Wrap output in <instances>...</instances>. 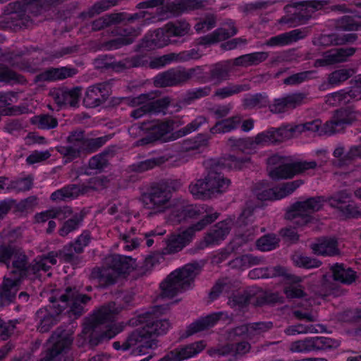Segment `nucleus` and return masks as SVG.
Segmentation results:
<instances>
[{"label":"nucleus","instance_id":"nucleus-9","mask_svg":"<svg viewBox=\"0 0 361 361\" xmlns=\"http://www.w3.org/2000/svg\"><path fill=\"white\" fill-rule=\"evenodd\" d=\"M325 161L326 160L291 161L287 157L274 155L269 159V164H278V166L270 168L269 175L274 180L292 178L307 170L322 166Z\"/></svg>","mask_w":361,"mask_h":361},{"label":"nucleus","instance_id":"nucleus-15","mask_svg":"<svg viewBox=\"0 0 361 361\" xmlns=\"http://www.w3.org/2000/svg\"><path fill=\"white\" fill-rule=\"evenodd\" d=\"M73 341L71 335L64 330L57 329L49 342L52 345L39 361H66L64 353Z\"/></svg>","mask_w":361,"mask_h":361},{"label":"nucleus","instance_id":"nucleus-12","mask_svg":"<svg viewBox=\"0 0 361 361\" xmlns=\"http://www.w3.org/2000/svg\"><path fill=\"white\" fill-rule=\"evenodd\" d=\"M170 103L169 97L155 99L153 93L142 94L129 100V104L135 107L130 112V116L135 119L142 118L146 114L164 113Z\"/></svg>","mask_w":361,"mask_h":361},{"label":"nucleus","instance_id":"nucleus-5","mask_svg":"<svg viewBox=\"0 0 361 361\" xmlns=\"http://www.w3.org/2000/svg\"><path fill=\"white\" fill-rule=\"evenodd\" d=\"M159 307H157L156 310L139 317V322L142 326L128 336L124 348L133 347L135 355H145L149 350L157 348V336L166 334L170 328L169 322L159 317Z\"/></svg>","mask_w":361,"mask_h":361},{"label":"nucleus","instance_id":"nucleus-52","mask_svg":"<svg viewBox=\"0 0 361 361\" xmlns=\"http://www.w3.org/2000/svg\"><path fill=\"white\" fill-rule=\"evenodd\" d=\"M32 124L39 129L49 130L54 128L58 125L56 118L48 114H40L35 116L30 119Z\"/></svg>","mask_w":361,"mask_h":361},{"label":"nucleus","instance_id":"nucleus-54","mask_svg":"<svg viewBox=\"0 0 361 361\" xmlns=\"http://www.w3.org/2000/svg\"><path fill=\"white\" fill-rule=\"evenodd\" d=\"M80 192V188L75 185L64 187L54 192L51 195L52 200H66L78 197Z\"/></svg>","mask_w":361,"mask_h":361},{"label":"nucleus","instance_id":"nucleus-14","mask_svg":"<svg viewBox=\"0 0 361 361\" xmlns=\"http://www.w3.org/2000/svg\"><path fill=\"white\" fill-rule=\"evenodd\" d=\"M277 136L276 128H270L258 133L254 137L246 139L230 137L228 142L229 145L235 147L245 153H250L258 147H266L278 143Z\"/></svg>","mask_w":361,"mask_h":361},{"label":"nucleus","instance_id":"nucleus-8","mask_svg":"<svg viewBox=\"0 0 361 361\" xmlns=\"http://www.w3.org/2000/svg\"><path fill=\"white\" fill-rule=\"evenodd\" d=\"M63 0H25L23 3L18 1L13 2L8 4V13L3 17V21L6 24L2 25L1 27L5 28L11 26L28 25V20L25 16V12H34L37 8L36 15L41 13L43 10L47 9L49 6H55Z\"/></svg>","mask_w":361,"mask_h":361},{"label":"nucleus","instance_id":"nucleus-47","mask_svg":"<svg viewBox=\"0 0 361 361\" xmlns=\"http://www.w3.org/2000/svg\"><path fill=\"white\" fill-rule=\"evenodd\" d=\"M148 63V59L144 55H137L131 58H126L122 61L115 63L114 68L116 71L130 68L133 67H140L146 66Z\"/></svg>","mask_w":361,"mask_h":361},{"label":"nucleus","instance_id":"nucleus-42","mask_svg":"<svg viewBox=\"0 0 361 361\" xmlns=\"http://www.w3.org/2000/svg\"><path fill=\"white\" fill-rule=\"evenodd\" d=\"M241 122L239 116H234L226 119L218 121L210 128L212 134L226 133L237 129Z\"/></svg>","mask_w":361,"mask_h":361},{"label":"nucleus","instance_id":"nucleus-43","mask_svg":"<svg viewBox=\"0 0 361 361\" xmlns=\"http://www.w3.org/2000/svg\"><path fill=\"white\" fill-rule=\"evenodd\" d=\"M334 279L343 283L350 284L355 281L357 276L350 268H345L343 264H336L331 267Z\"/></svg>","mask_w":361,"mask_h":361},{"label":"nucleus","instance_id":"nucleus-18","mask_svg":"<svg viewBox=\"0 0 361 361\" xmlns=\"http://www.w3.org/2000/svg\"><path fill=\"white\" fill-rule=\"evenodd\" d=\"M356 51L354 47H345L330 49L324 53L322 59L314 61L315 67L326 66L343 63L353 56Z\"/></svg>","mask_w":361,"mask_h":361},{"label":"nucleus","instance_id":"nucleus-21","mask_svg":"<svg viewBox=\"0 0 361 361\" xmlns=\"http://www.w3.org/2000/svg\"><path fill=\"white\" fill-rule=\"evenodd\" d=\"M203 341L181 346L169 352L158 361H183L195 356L205 348Z\"/></svg>","mask_w":361,"mask_h":361},{"label":"nucleus","instance_id":"nucleus-31","mask_svg":"<svg viewBox=\"0 0 361 361\" xmlns=\"http://www.w3.org/2000/svg\"><path fill=\"white\" fill-rule=\"evenodd\" d=\"M169 36L166 32V27L157 29L147 33L142 39L140 47L143 50H151L163 47L169 44Z\"/></svg>","mask_w":361,"mask_h":361},{"label":"nucleus","instance_id":"nucleus-19","mask_svg":"<svg viewBox=\"0 0 361 361\" xmlns=\"http://www.w3.org/2000/svg\"><path fill=\"white\" fill-rule=\"evenodd\" d=\"M111 92L109 82H104L89 87L85 92L84 103L87 107H96L104 102Z\"/></svg>","mask_w":361,"mask_h":361},{"label":"nucleus","instance_id":"nucleus-48","mask_svg":"<svg viewBox=\"0 0 361 361\" xmlns=\"http://www.w3.org/2000/svg\"><path fill=\"white\" fill-rule=\"evenodd\" d=\"M80 132L81 133L80 145L82 146L83 153H92L96 151L109 140V136L87 139L85 137L84 133L82 131L80 130Z\"/></svg>","mask_w":361,"mask_h":361},{"label":"nucleus","instance_id":"nucleus-30","mask_svg":"<svg viewBox=\"0 0 361 361\" xmlns=\"http://www.w3.org/2000/svg\"><path fill=\"white\" fill-rule=\"evenodd\" d=\"M20 280L8 275L4 278L0 286V306L8 305L13 301L19 290Z\"/></svg>","mask_w":361,"mask_h":361},{"label":"nucleus","instance_id":"nucleus-38","mask_svg":"<svg viewBox=\"0 0 361 361\" xmlns=\"http://www.w3.org/2000/svg\"><path fill=\"white\" fill-rule=\"evenodd\" d=\"M71 214V209L68 207H55L36 214L35 220L37 223H44L51 219L63 220L69 216Z\"/></svg>","mask_w":361,"mask_h":361},{"label":"nucleus","instance_id":"nucleus-62","mask_svg":"<svg viewBox=\"0 0 361 361\" xmlns=\"http://www.w3.org/2000/svg\"><path fill=\"white\" fill-rule=\"evenodd\" d=\"M292 259L295 266L305 269L317 268L321 265V262L317 259L300 254L294 255L292 257Z\"/></svg>","mask_w":361,"mask_h":361},{"label":"nucleus","instance_id":"nucleus-45","mask_svg":"<svg viewBox=\"0 0 361 361\" xmlns=\"http://www.w3.org/2000/svg\"><path fill=\"white\" fill-rule=\"evenodd\" d=\"M286 274V269L281 266H276L269 268H257L249 272L250 279L259 278H273Z\"/></svg>","mask_w":361,"mask_h":361},{"label":"nucleus","instance_id":"nucleus-49","mask_svg":"<svg viewBox=\"0 0 361 361\" xmlns=\"http://www.w3.org/2000/svg\"><path fill=\"white\" fill-rule=\"evenodd\" d=\"M355 73L353 68H341L331 73L327 78L328 83L332 87L341 85Z\"/></svg>","mask_w":361,"mask_h":361},{"label":"nucleus","instance_id":"nucleus-59","mask_svg":"<svg viewBox=\"0 0 361 361\" xmlns=\"http://www.w3.org/2000/svg\"><path fill=\"white\" fill-rule=\"evenodd\" d=\"M249 161L250 158L248 157H239L233 155H228L226 157L223 158L219 161V164L229 169H240L246 163L249 162Z\"/></svg>","mask_w":361,"mask_h":361},{"label":"nucleus","instance_id":"nucleus-33","mask_svg":"<svg viewBox=\"0 0 361 361\" xmlns=\"http://www.w3.org/2000/svg\"><path fill=\"white\" fill-rule=\"evenodd\" d=\"M140 28L135 29L132 27L116 30L115 35H118V37L108 42V49H117L123 46L133 43L135 38L140 34Z\"/></svg>","mask_w":361,"mask_h":361},{"label":"nucleus","instance_id":"nucleus-28","mask_svg":"<svg viewBox=\"0 0 361 361\" xmlns=\"http://www.w3.org/2000/svg\"><path fill=\"white\" fill-rule=\"evenodd\" d=\"M307 35L305 30L295 29L269 38L264 44L272 47L287 46L304 39Z\"/></svg>","mask_w":361,"mask_h":361},{"label":"nucleus","instance_id":"nucleus-22","mask_svg":"<svg viewBox=\"0 0 361 361\" xmlns=\"http://www.w3.org/2000/svg\"><path fill=\"white\" fill-rule=\"evenodd\" d=\"M80 140L81 133L74 131L67 137L66 145H60L56 147L58 152L66 159V162L71 161L83 154Z\"/></svg>","mask_w":361,"mask_h":361},{"label":"nucleus","instance_id":"nucleus-7","mask_svg":"<svg viewBox=\"0 0 361 361\" xmlns=\"http://www.w3.org/2000/svg\"><path fill=\"white\" fill-rule=\"evenodd\" d=\"M200 271L201 267L196 262L187 264L172 271L160 284L162 296L173 298L178 293L189 289Z\"/></svg>","mask_w":361,"mask_h":361},{"label":"nucleus","instance_id":"nucleus-60","mask_svg":"<svg viewBox=\"0 0 361 361\" xmlns=\"http://www.w3.org/2000/svg\"><path fill=\"white\" fill-rule=\"evenodd\" d=\"M267 103V97L262 94H248L243 99V104L245 109L261 108Z\"/></svg>","mask_w":361,"mask_h":361},{"label":"nucleus","instance_id":"nucleus-51","mask_svg":"<svg viewBox=\"0 0 361 361\" xmlns=\"http://www.w3.org/2000/svg\"><path fill=\"white\" fill-rule=\"evenodd\" d=\"M204 0H176L172 6L176 8L177 14H179L199 9L204 6Z\"/></svg>","mask_w":361,"mask_h":361},{"label":"nucleus","instance_id":"nucleus-4","mask_svg":"<svg viewBox=\"0 0 361 361\" xmlns=\"http://www.w3.org/2000/svg\"><path fill=\"white\" fill-rule=\"evenodd\" d=\"M122 308L115 302H110L95 311L84 324L82 331L84 339L92 345H96L101 341L109 340L121 333L125 324L113 323V321Z\"/></svg>","mask_w":361,"mask_h":361},{"label":"nucleus","instance_id":"nucleus-41","mask_svg":"<svg viewBox=\"0 0 361 361\" xmlns=\"http://www.w3.org/2000/svg\"><path fill=\"white\" fill-rule=\"evenodd\" d=\"M166 32L171 37H183L190 33L191 25L183 19L169 22L166 25Z\"/></svg>","mask_w":361,"mask_h":361},{"label":"nucleus","instance_id":"nucleus-20","mask_svg":"<svg viewBox=\"0 0 361 361\" xmlns=\"http://www.w3.org/2000/svg\"><path fill=\"white\" fill-rule=\"evenodd\" d=\"M188 80L187 69L178 67L158 74L154 78V85L160 87H169L185 82Z\"/></svg>","mask_w":361,"mask_h":361},{"label":"nucleus","instance_id":"nucleus-50","mask_svg":"<svg viewBox=\"0 0 361 361\" xmlns=\"http://www.w3.org/2000/svg\"><path fill=\"white\" fill-rule=\"evenodd\" d=\"M336 27L343 30H357L361 28V16H345L336 21Z\"/></svg>","mask_w":361,"mask_h":361},{"label":"nucleus","instance_id":"nucleus-27","mask_svg":"<svg viewBox=\"0 0 361 361\" xmlns=\"http://www.w3.org/2000/svg\"><path fill=\"white\" fill-rule=\"evenodd\" d=\"M51 95L59 106L68 105L75 107L79 102L81 96V88L76 87L72 89H55L51 91Z\"/></svg>","mask_w":361,"mask_h":361},{"label":"nucleus","instance_id":"nucleus-36","mask_svg":"<svg viewBox=\"0 0 361 361\" xmlns=\"http://www.w3.org/2000/svg\"><path fill=\"white\" fill-rule=\"evenodd\" d=\"M312 252L317 255L333 256L338 253V242L334 238H323L312 243Z\"/></svg>","mask_w":361,"mask_h":361},{"label":"nucleus","instance_id":"nucleus-3","mask_svg":"<svg viewBox=\"0 0 361 361\" xmlns=\"http://www.w3.org/2000/svg\"><path fill=\"white\" fill-rule=\"evenodd\" d=\"M327 201L329 205L338 209L345 216H354L357 213L350 194L346 190L339 191L327 200L322 197H314L300 201L292 205L286 213V218L293 221V224L303 226L312 219V214L320 210L324 203Z\"/></svg>","mask_w":361,"mask_h":361},{"label":"nucleus","instance_id":"nucleus-35","mask_svg":"<svg viewBox=\"0 0 361 361\" xmlns=\"http://www.w3.org/2000/svg\"><path fill=\"white\" fill-rule=\"evenodd\" d=\"M224 317H227V314L223 312H215L202 317L192 323L188 328V335L207 329L214 326L216 322Z\"/></svg>","mask_w":361,"mask_h":361},{"label":"nucleus","instance_id":"nucleus-34","mask_svg":"<svg viewBox=\"0 0 361 361\" xmlns=\"http://www.w3.org/2000/svg\"><path fill=\"white\" fill-rule=\"evenodd\" d=\"M144 128L149 130V135L154 140H162L166 142L175 139L169 135L173 130V123L171 121H153L149 127H144Z\"/></svg>","mask_w":361,"mask_h":361},{"label":"nucleus","instance_id":"nucleus-37","mask_svg":"<svg viewBox=\"0 0 361 361\" xmlns=\"http://www.w3.org/2000/svg\"><path fill=\"white\" fill-rule=\"evenodd\" d=\"M228 28L221 27L216 29L212 33L201 38V44H210L217 42L225 40L237 33V30L234 25V23L231 20H228L226 23Z\"/></svg>","mask_w":361,"mask_h":361},{"label":"nucleus","instance_id":"nucleus-1","mask_svg":"<svg viewBox=\"0 0 361 361\" xmlns=\"http://www.w3.org/2000/svg\"><path fill=\"white\" fill-rule=\"evenodd\" d=\"M218 217L219 214L207 204L181 207L173 211L168 218L172 224L180 223L188 218L200 220L183 231L171 234L166 240L164 253L169 255L180 252L190 243L196 232L203 230Z\"/></svg>","mask_w":361,"mask_h":361},{"label":"nucleus","instance_id":"nucleus-13","mask_svg":"<svg viewBox=\"0 0 361 361\" xmlns=\"http://www.w3.org/2000/svg\"><path fill=\"white\" fill-rule=\"evenodd\" d=\"M164 188L157 183L142 195L141 200L144 207L150 210L152 214H162L171 207V193L165 191Z\"/></svg>","mask_w":361,"mask_h":361},{"label":"nucleus","instance_id":"nucleus-24","mask_svg":"<svg viewBox=\"0 0 361 361\" xmlns=\"http://www.w3.org/2000/svg\"><path fill=\"white\" fill-rule=\"evenodd\" d=\"M146 12L142 11L140 13L128 14V13H114L102 16L95 20L92 24V29L93 30H99L105 27L109 26L112 24L118 23L123 21H134L140 18H145Z\"/></svg>","mask_w":361,"mask_h":361},{"label":"nucleus","instance_id":"nucleus-53","mask_svg":"<svg viewBox=\"0 0 361 361\" xmlns=\"http://www.w3.org/2000/svg\"><path fill=\"white\" fill-rule=\"evenodd\" d=\"M279 244V238L275 234L265 235L256 241L257 248L262 252L276 249Z\"/></svg>","mask_w":361,"mask_h":361},{"label":"nucleus","instance_id":"nucleus-25","mask_svg":"<svg viewBox=\"0 0 361 361\" xmlns=\"http://www.w3.org/2000/svg\"><path fill=\"white\" fill-rule=\"evenodd\" d=\"M173 2L169 0H147L140 2L138 4L139 8L157 7L156 13L158 14L157 18L153 17L152 22L156 20H163L170 18L173 15H178L176 8H173Z\"/></svg>","mask_w":361,"mask_h":361},{"label":"nucleus","instance_id":"nucleus-10","mask_svg":"<svg viewBox=\"0 0 361 361\" xmlns=\"http://www.w3.org/2000/svg\"><path fill=\"white\" fill-rule=\"evenodd\" d=\"M135 265V260L126 256L113 255L106 259V266L94 269L92 275L97 277L102 286L114 284L118 278L131 271Z\"/></svg>","mask_w":361,"mask_h":361},{"label":"nucleus","instance_id":"nucleus-64","mask_svg":"<svg viewBox=\"0 0 361 361\" xmlns=\"http://www.w3.org/2000/svg\"><path fill=\"white\" fill-rule=\"evenodd\" d=\"M82 218L80 215H74L72 218L64 222L63 226L59 230L61 236H66L72 231L77 230L81 224Z\"/></svg>","mask_w":361,"mask_h":361},{"label":"nucleus","instance_id":"nucleus-17","mask_svg":"<svg viewBox=\"0 0 361 361\" xmlns=\"http://www.w3.org/2000/svg\"><path fill=\"white\" fill-rule=\"evenodd\" d=\"M303 183L301 180H296L283 183L272 188L258 191L256 193L258 200H278L292 194Z\"/></svg>","mask_w":361,"mask_h":361},{"label":"nucleus","instance_id":"nucleus-32","mask_svg":"<svg viewBox=\"0 0 361 361\" xmlns=\"http://www.w3.org/2000/svg\"><path fill=\"white\" fill-rule=\"evenodd\" d=\"M231 227V221L226 220L216 224L204 237L207 246L219 245L229 233Z\"/></svg>","mask_w":361,"mask_h":361},{"label":"nucleus","instance_id":"nucleus-56","mask_svg":"<svg viewBox=\"0 0 361 361\" xmlns=\"http://www.w3.org/2000/svg\"><path fill=\"white\" fill-rule=\"evenodd\" d=\"M259 207V204L252 202H247L245 209L238 218L239 225L245 226L252 223L255 219V213Z\"/></svg>","mask_w":361,"mask_h":361},{"label":"nucleus","instance_id":"nucleus-2","mask_svg":"<svg viewBox=\"0 0 361 361\" xmlns=\"http://www.w3.org/2000/svg\"><path fill=\"white\" fill-rule=\"evenodd\" d=\"M90 299L71 288H67L58 298L56 295L50 297L51 305L36 312L37 331L41 333L49 331L60 320V315L64 311L70 315L80 316Z\"/></svg>","mask_w":361,"mask_h":361},{"label":"nucleus","instance_id":"nucleus-40","mask_svg":"<svg viewBox=\"0 0 361 361\" xmlns=\"http://www.w3.org/2000/svg\"><path fill=\"white\" fill-rule=\"evenodd\" d=\"M288 279L290 284L288 285L284 290V293L288 298H300L305 296V293L302 287L298 284L301 281V278L297 276L290 275L287 273L283 275Z\"/></svg>","mask_w":361,"mask_h":361},{"label":"nucleus","instance_id":"nucleus-29","mask_svg":"<svg viewBox=\"0 0 361 361\" xmlns=\"http://www.w3.org/2000/svg\"><path fill=\"white\" fill-rule=\"evenodd\" d=\"M78 71L71 67L51 68L36 75L35 82H53L63 80L77 74Z\"/></svg>","mask_w":361,"mask_h":361},{"label":"nucleus","instance_id":"nucleus-57","mask_svg":"<svg viewBox=\"0 0 361 361\" xmlns=\"http://www.w3.org/2000/svg\"><path fill=\"white\" fill-rule=\"evenodd\" d=\"M360 111L341 109L337 111L335 113L334 116L336 117V120L338 121V123H340L342 129L343 130L346 125H350L360 118Z\"/></svg>","mask_w":361,"mask_h":361},{"label":"nucleus","instance_id":"nucleus-61","mask_svg":"<svg viewBox=\"0 0 361 361\" xmlns=\"http://www.w3.org/2000/svg\"><path fill=\"white\" fill-rule=\"evenodd\" d=\"M350 86L345 88L348 100L350 103L352 100H361V75H357L350 81Z\"/></svg>","mask_w":361,"mask_h":361},{"label":"nucleus","instance_id":"nucleus-63","mask_svg":"<svg viewBox=\"0 0 361 361\" xmlns=\"http://www.w3.org/2000/svg\"><path fill=\"white\" fill-rule=\"evenodd\" d=\"M319 331L312 324L305 325L298 324L289 326L284 330V333L288 336H295L298 334H314Z\"/></svg>","mask_w":361,"mask_h":361},{"label":"nucleus","instance_id":"nucleus-6","mask_svg":"<svg viewBox=\"0 0 361 361\" xmlns=\"http://www.w3.org/2000/svg\"><path fill=\"white\" fill-rule=\"evenodd\" d=\"M63 259L65 262H71L74 255L72 253H66L65 249L58 252H49L47 255L38 256L33 262L27 267V257L24 254H17L14 257L13 267L9 275L21 280L24 276L31 274H37L39 271H47L52 266L56 264V257Z\"/></svg>","mask_w":361,"mask_h":361},{"label":"nucleus","instance_id":"nucleus-16","mask_svg":"<svg viewBox=\"0 0 361 361\" xmlns=\"http://www.w3.org/2000/svg\"><path fill=\"white\" fill-rule=\"evenodd\" d=\"M327 0H312L298 3L294 6L295 11L294 17L292 18L286 16L279 20L280 24L289 23L291 20H297L299 23H303L313 17L316 11L322 9L329 4Z\"/></svg>","mask_w":361,"mask_h":361},{"label":"nucleus","instance_id":"nucleus-55","mask_svg":"<svg viewBox=\"0 0 361 361\" xmlns=\"http://www.w3.org/2000/svg\"><path fill=\"white\" fill-rule=\"evenodd\" d=\"M274 327L271 322H259L249 324V339L252 340L255 338L264 335Z\"/></svg>","mask_w":361,"mask_h":361},{"label":"nucleus","instance_id":"nucleus-46","mask_svg":"<svg viewBox=\"0 0 361 361\" xmlns=\"http://www.w3.org/2000/svg\"><path fill=\"white\" fill-rule=\"evenodd\" d=\"M356 39L357 35L353 33L324 35L320 37V44L322 45H328L329 44L339 45L353 42Z\"/></svg>","mask_w":361,"mask_h":361},{"label":"nucleus","instance_id":"nucleus-58","mask_svg":"<svg viewBox=\"0 0 361 361\" xmlns=\"http://www.w3.org/2000/svg\"><path fill=\"white\" fill-rule=\"evenodd\" d=\"M313 343L312 338H306L305 339L298 340L292 342L289 345V350L291 353H308L314 350Z\"/></svg>","mask_w":361,"mask_h":361},{"label":"nucleus","instance_id":"nucleus-44","mask_svg":"<svg viewBox=\"0 0 361 361\" xmlns=\"http://www.w3.org/2000/svg\"><path fill=\"white\" fill-rule=\"evenodd\" d=\"M250 89V86L249 84L229 83L226 86L218 88L214 95L219 99H224L242 92L247 91Z\"/></svg>","mask_w":361,"mask_h":361},{"label":"nucleus","instance_id":"nucleus-26","mask_svg":"<svg viewBox=\"0 0 361 361\" xmlns=\"http://www.w3.org/2000/svg\"><path fill=\"white\" fill-rule=\"evenodd\" d=\"M235 66L232 60L221 61L209 66L208 82L219 85L230 79L231 73Z\"/></svg>","mask_w":361,"mask_h":361},{"label":"nucleus","instance_id":"nucleus-11","mask_svg":"<svg viewBox=\"0 0 361 361\" xmlns=\"http://www.w3.org/2000/svg\"><path fill=\"white\" fill-rule=\"evenodd\" d=\"M230 183V180L214 168L209 171L204 179L191 183L189 190L195 198L205 200L226 192Z\"/></svg>","mask_w":361,"mask_h":361},{"label":"nucleus","instance_id":"nucleus-39","mask_svg":"<svg viewBox=\"0 0 361 361\" xmlns=\"http://www.w3.org/2000/svg\"><path fill=\"white\" fill-rule=\"evenodd\" d=\"M269 56L268 52L257 51L251 54H244L234 59H232L235 66H256L264 61Z\"/></svg>","mask_w":361,"mask_h":361},{"label":"nucleus","instance_id":"nucleus-23","mask_svg":"<svg viewBox=\"0 0 361 361\" xmlns=\"http://www.w3.org/2000/svg\"><path fill=\"white\" fill-rule=\"evenodd\" d=\"M251 349L250 344L247 341H240L237 343H227L211 348L208 353L212 357H222L232 355L237 359L250 352Z\"/></svg>","mask_w":361,"mask_h":361}]
</instances>
